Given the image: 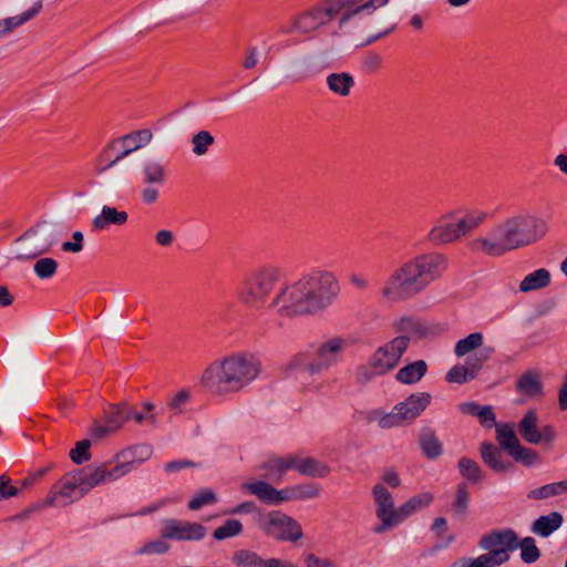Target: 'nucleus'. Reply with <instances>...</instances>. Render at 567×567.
<instances>
[{"mask_svg": "<svg viewBox=\"0 0 567 567\" xmlns=\"http://www.w3.org/2000/svg\"><path fill=\"white\" fill-rule=\"evenodd\" d=\"M482 426L489 429L496 426V415L491 405H483L477 415Z\"/></svg>", "mask_w": 567, "mask_h": 567, "instance_id": "obj_61", "label": "nucleus"}, {"mask_svg": "<svg viewBox=\"0 0 567 567\" xmlns=\"http://www.w3.org/2000/svg\"><path fill=\"white\" fill-rule=\"evenodd\" d=\"M518 548H520V558L525 564H533L540 557V550L533 537L528 536L518 540Z\"/></svg>", "mask_w": 567, "mask_h": 567, "instance_id": "obj_46", "label": "nucleus"}, {"mask_svg": "<svg viewBox=\"0 0 567 567\" xmlns=\"http://www.w3.org/2000/svg\"><path fill=\"white\" fill-rule=\"evenodd\" d=\"M261 363L251 353L235 352L213 361L202 374V384L216 395L244 391L260 374Z\"/></svg>", "mask_w": 567, "mask_h": 567, "instance_id": "obj_4", "label": "nucleus"}, {"mask_svg": "<svg viewBox=\"0 0 567 567\" xmlns=\"http://www.w3.org/2000/svg\"><path fill=\"white\" fill-rule=\"evenodd\" d=\"M230 515H239V514H251L252 520L256 524V518L258 514H266L264 511L257 507V505L252 501L243 502L236 505L234 508L228 511Z\"/></svg>", "mask_w": 567, "mask_h": 567, "instance_id": "obj_56", "label": "nucleus"}, {"mask_svg": "<svg viewBox=\"0 0 567 567\" xmlns=\"http://www.w3.org/2000/svg\"><path fill=\"white\" fill-rule=\"evenodd\" d=\"M153 454V447L148 444H141L125 449L114 455L113 462L117 470L115 473L125 476L135 470Z\"/></svg>", "mask_w": 567, "mask_h": 567, "instance_id": "obj_18", "label": "nucleus"}, {"mask_svg": "<svg viewBox=\"0 0 567 567\" xmlns=\"http://www.w3.org/2000/svg\"><path fill=\"white\" fill-rule=\"evenodd\" d=\"M508 455L516 462L526 467H532L542 462L540 455L537 451L524 446L520 443L509 451Z\"/></svg>", "mask_w": 567, "mask_h": 567, "instance_id": "obj_40", "label": "nucleus"}, {"mask_svg": "<svg viewBox=\"0 0 567 567\" xmlns=\"http://www.w3.org/2000/svg\"><path fill=\"white\" fill-rule=\"evenodd\" d=\"M52 467L53 465L49 464L42 468L29 473L24 478L18 481L17 486L20 488V493L23 489H28L35 485Z\"/></svg>", "mask_w": 567, "mask_h": 567, "instance_id": "obj_52", "label": "nucleus"}, {"mask_svg": "<svg viewBox=\"0 0 567 567\" xmlns=\"http://www.w3.org/2000/svg\"><path fill=\"white\" fill-rule=\"evenodd\" d=\"M284 270L275 265H262L248 271L237 290L239 302L254 311L276 310L280 316V306L275 305L278 298L279 282Z\"/></svg>", "mask_w": 567, "mask_h": 567, "instance_id": "obj_5", "label": "nucleus"}, {"mask_svg": "<svg viewBox=\"0 0 567 567\" xmlns=\"http://www.w3.org/2000/svg\"><path fill=\"white\" fill-rule=\"evenodd\" d=\"M326 81L329 90L342 97L348 96L355 84L354 78L348 72L331 73Z\"/></svg>", "mask_w": 567, "mask_h": 567, "instance_id": "obj_35", "label": "nucleus"}, {"mask_svg": "<svg viewBox=\"0 0 567 567\" xmlns=\"http://www.w3.org/2000/svg\"><path fill=\"white\" fill-rule=\"evenodd\" d=\"M516 389L519 393L529 398L542 396L543 384L539 373L535 370L526 371L518 378Z\"/></svg>", "mask_w": 567, "mask_h": 567, "instance_id": "obj_31", "label": "nucleus"}, {"mask_svg": "<svg viewBox=\"0 0 567 567\" xmlns=\"http://www.w3.org/2000/svg\"><path fill=\"white\" fill-rule=\"evenodd\" d=\"M486 216L484 212L467 213L460 218L450 214L444 215L435 221L426 239L434 246L454 243L482 225Z\"/></svg>", "mask_w": 567, "mask_h": 567, "instance_id": "obj_7", "label": "nucleus"}, {"mask_svg": "<svg viewBox=\"0 0 567 567\" xmlns=\"http://www.w3.org/2000/svg\"><path fill=\"white\" fill-rule=\"evenodd\" d=\"M426 371V362L424 360H417L401 368L396 372L395 379L402 384H414L425 375Z\"/></svg>", "mask_w": 567, "mask_h": 567, "instance_id": "obj_36", "label": "nucleus"}, {"mask_svg": "<svg viewBox=\"0 0 567 567\" xmlns=\"http://www.w3.org/2000/svg\"><path fill=\"white\" fill-rule=\"evenodd\" d=\"M74 241H64L62 244V250L68 252H80L83 249L84 236L81 231H74L72 234Z\"/></svg>", "mask_w": 567, "mask_h": 567, "instance_id": "obj_62", "label": "nucleus"}, {"mask_svg": "<svg viewBox=\"0 0 567 567\" xmlns=\"http://www.w3.org/2000/svg\"><path fill=\"white\" fill-rule=\"evenodd\" d=\"M347 347V339L342 337L329 338L317 346L312 360H309L306 353H298L291 358L287 368L289 370H300L310 375L321 373L341 360Z\"/></svg>", "mask_w": 567, "mask_h": 567, "instance_id": "obj_6", "label": "nucleus"}, {"mask_svg": "<svg viewBox=\"0 0 567 567\" xmlns=\"http://www.w3.org/2000/svg\"><path fill=\"white\" fill-rule=\"evenodd\" d=\"M58 236L53 227L47 223H39L34 227L28 229L18 241L25 247H22L17 254L18 260H29L37 258L45 252L58 243Z\"/></svg>", "mask_w": 567, "mask_h": 567, "instance_id": "obj_11", "label": "nucleus"}, {"mask_svg": "<svg viewBox=\"0 0 567 567\" xmlns=\"http://www.w3.org/2000/svg\"><path fill=\"white\" fill-rule=\"evenodd\" d=\"M106 420H121V426L127 420H131V413L128 412V405L126 403L114 404L111 406V411Z\"/></svg>", "mask_w": 567, "mask_h": 567, "instance_id": "obj_59", "label": "nucleus"}, {"mask_svg": "<svg viewBox=\"0 0 567 567\" xmlns=\"http://www.w3.org/2000/svg\"><path fill=\"white\" fill-rule=\"evenodd\" d=\"M520 437L528 444L550 445L556 440L555 427L550 424L539 426V417L534 410H528L517 424Z\"/></svg>", "mask_w": 567, "mask_h": 567, "instance_id": "obj_14", "label": "nucleus"}, {"mask_svg": "<svg viewBox=\"0 0 567 567\" xmlns=\"http://www.w3.org/2000/svg\"><path fill=\"white\" fill-rule=\"evenodd\" d=\"M432 395L427 392L412 393L404 401L395 404L391 413L383 416L379 424L383 429H390L411 423L430 405Z\"/></svg>", "mask_w": 567, "mask_h": 567, "instance_id": "obj_12", "label": "nucleus"}, {"mask_svg": "<svg viewBox=\"0 0 567 567\" xmlns=\"http://www.w3.org/2000/svg\"><path fill=\"white\" fill-rule=\"evenodd\" d=\"M470 493L466 483H460L456 487L453 511L457 516H465L468 509Z\"/></svg>", "mask_w": 567, "mask_h": 567, "instance_id": "obj_47", "label": "nucleus"}, {"mask_svg": "<svg viewBox=\"0 0 567 567\" xmlns=\"http://www.w3.org/2000/svg\"><path fill=\"white\" fill-rule=\"evenodd\" d=\"M496 440L499 446L508 454L517 443L519 439L514 430L513 423H499L496 424Z\"/></svg>", "mask_w": 567, "mask_h": 567, "instance_id": "obj_39", "label": "nucleus"}, {"mask_svg": "<svg viewBox=\"0 0 567 567\" xmlns=\"http://www.w3.org/2000/svg\"><path fill=\"white\" fill-rule=\"evenodd\" d=\"M146 186L141 192L142 200L147 204H154L159 196V190L157 188L158 185L155 184H145Z\"/></svg>", "mask_w": 567, "mask_h": 567, "instance_id": "obj_63", "label": "nucleus"}, {"mask_svg": "<svg viewBox=\"0 0 567 567\" xmlns=\"http://www.w3.org/2000/svg\"><path fill=\"white\" fill-rule=\"evenodd\" d=\"M447 258L440 252L415 256L392 272L381 293L389 301L408 300L441 277L447 268Z\"/></svg>", "mask_w": 567, "mask_h": 567, "instance_id": "obj_3", "label": "nucleus"}, {"mask_svg": "<svg viewBox=\"0 0 567 567\" xmlns=\"http://www.w3.org/2000/svg\"><path fill=\"white\" fill-rule=\"evenodd\" d=\"M375 504V515L381 524L373 528L374 534H382L400 524L399 507H394L392 494L383 484H375L372 488Z\"/></svg>", "mask_w": 567, "mask_h": 567, "instance_id": "obj_13", "label": "nucleus"}, {"mask_svg": "<svg viewBox=\"0 0 567 567\" xmlns=\"http://www.w3.org/2000/svg\"><path fill=\"white\" fill-rule=\"evenodd\" d=\"M478 546L488 553L504 550L508 554L518 548V536L512 528L497 529L483 535Z\"/></svg>", "mask_w": 567, "mask_h": 567, "instance_id": "obj_19", "label": "nucleus"}, {"mask_svg": "<svg viewBox=\"0 0 567 567\" xmlns=\"http://www.w3.org/2000/svg\"><path fill=\"white\" fill-rule=\"evenodd\" d=\"M550 284V274L547 269L540 268L527 275L519 285L522 292H528L547 287Z\"/></svg>", "mask_w": 567, "mask_h": 567, "instance_id": "obj_38", "label": "nucleus"}, {"mask_svg": "<svg viewBox=\"0 0 567 567\" xmlns=\"http://www.w3.org/2000/svg\"><path fill=\"white\" fill-rule=\"evenodd\" d=\"M483 341L484 337L482 332H473L456 342L454 353L457 358L464 357L472 351L480 349Z\"/></svg>", "mask_w": 567, "mask_h": 567, "instance_id": "obj_42", "label": "nucleus"}, {"mask_svg": "<svg viewBox=\"0 0 567 567\" xmlns=\"http://www.w3.org/2000/svg\"><path fill=\"white\" fill-rule=\"evenodd\" d=\"M206 535V527L199 523L178 520L174 518L165 519L161 530L162 538L172 540L196 542Z\"/></svg>", "mask_w": 567, "mask_h": 567, "instance_id": "obj_17", "label": "nucleus"}, {"mask_svg": "<svg viewBox=\"0 0 567 567\" xmlns=\"http://www.w3.org/2000/svg\"><path fill=\"white\" fill-rule=\"evenodd\" d=\"M321 485L316 482L297 484L285 488V502L307 501L317 498L321 494Z\"/></svg>", "mask_w": 567, "mask_h": 567, "instance_id": "obj_30", "label": "nucleus"}, {"mask_svg": "<svg viewBox=\"0 0 567 567\" xmlns=\"http://www.w3.org/2000/svg\"><path fill=\"white\" fill-rule=\"evenodd\" d=\"M116 470L115 465L109 468L107 463H102L94 468L78 471L81 474L82 492L86 494L97 485L121 478V474L115 473Z\"/></svg>", "mask_w": 567, "mask_h": 567, "instance_id": "obj_21", "label": "nucleus"}, {"mask_svg": "<svg viewBox=\"0 0 567 567\" xmlns=\"http://www.w3.org/2000/svg\"><path fill=\"white\" fill-rule=\"evenodd\" d=\"M382 64H383V59L378 53L369 54L363 61L364 68L370 72H375V71L380 70L382 68Z\"/></svg>", "mask_w": 567, "mask_h": 567, "instance_id": "obj_64", "label": "nucleus"}, {"mask_svg": "<svg viewBox=\"0 0 567 567\" xmlns=\"http://www.w3.org/2000/svg\"><path fill=\"white\" fill-rule=\"evenodd\" d=\"M483 462L494 472L504 473L512 468V463L504 461L501 451L489 442H483L480 447Z\"/></svg>", "mask_w": 567, "mask_h": 567, "instance_id": "obj_27", "label": "nucleus"}, {"mask_svg": "<svg viewBox=\"0 0 567 567\" xmlns=\"http://www.w3.org/2000/svg\"><path fill=\"white\" fill-rule=\"evenodd\" d=\"M339 292V281L333 272L313 270L295 282L280 286L275 305L281 308L280 317L312 315L331 306Z\"/></svg>", "mask_w": 567, "mask_h": 567, "instance_id": "obj_1", "label": "nucleus"}, {"mask_svg": "<svg viewBox=\"0 0 567 567\" xmlns=\"http://www.w3.org/2000/svg\"><path fill=\"white\" fill-rule=\"evenodd\" d=\"M458 470L462 477L477 484L483 481L484 475L478 463L468 457H461L458 460Z\"/></svg>", "mask_w": 567, "mask_h": 567, "instance_id": "obj_43", "label": "nucleus"}, {"mask_svg": "<svg viewBox=\"0 0 567 567\" xmlns=\"http://www.w3.org/2000/svg\"><path fill=\"white\" fill-rule=\"evenodd\" d=\"M241 489L255 495L264 504L279 505L285 503V488L277 489L265 480L243 483Z\"/></svg>", "mask_w": 567, "mask_h": 567, "instance_id": "obj_22", "label": "nucleus"}, {"mask_svg": "<svg viewBox=\"0 0 567 567\" xmlns=\"http://www.w3.org/2000/svg\"><path fill=\"white\" fill-rule=\"evenodd\" d=\"M152 138V131L143 128L112 141L99 157L100 166L96 168L97 174L106 172L133 152L146 146L151 143Z\"/></svg>", "mask_w": 567, "mask_h": 567, "instance_id": "obj_9", "label": "nucleus"}, {"mask_svg": "<svg viewBox=\"0 0 567 567\" xmlns=\"http://www.w3.org/2000/svg\"><path fill=\"white\" fill-rule=\"evenodd\" d=\"M467 567H497L509 560V554L504 550L483 554L476 558L464 557Z\"/></svg>", "mask_w": 567, "mask_h": 567, "instance_id": "obj_37", "label": "nucleus"}, {"mask_svg": "<svg viewBox=\"0 0 567 567\" xmlns=\"http://www.w3.org/2000/svg\"><path fill=\"white\" fill-rule=\"evenodd\" d=\"M547 223L533 214L518 213L496 224L487 236L470 241L474 252L499 257L508 251L533 245L547 234Z\"/></svg>", "mask_w": 567, "mask_h": 567, "instance_id": "obj_2", "label": "nucleus"}, {"mask_svg": "<svg viewBox=\"0 0 567 567\" xmlns=\"http://www.w3.org/2000/svg\"><path fill=\"white\" fill-rule=\"evenodd\" d=\"M121 427V420H106V423L104 425L102 424H94L91 429V435L96 439H103L110 433L115 432Z\"/></svg>", "mask_w": 567, "mask_h": 567, "instance_id": "obj_54", "label": "nucleus"}, {"mask_svg": "<svg viewBox=\"0 0 567 567\" xmlns=\"http://www.w3.org/2000/svg\"><path fill=\"white\" fill-rule=\"evenodd\" d=\"M217 502L216 494L210 488H202L195 496L188 502V508L190 511H198L206 505H212Z\"/></svg>", "mask_w": 567, "mask_h": 567, "instance_id": "obj_49", "label": "nucleus"}, {"mask_svg": "<svg viewBox=\"0 0 567 567\" xmlns=\"http://www.w3.org/2000/svg\"><path fill=\"white\" fill-rule=\"evenodd\" d=\"M347 0H327L321 6L313 7L298 14L289 28L282 33L307 34L327 25L338 16L346 12Z\"/></svg>", "mask_w": 567, "mask_h": 567, "instance_id": "obj_8", "label": "nucleus"}, {"mask_svg": "<svg viewBox=\"0 0 567 567\" xmlns=\"http://www.w3.org/2000/svg\"><path fill=\"white\" fill-rule=\"evenodd\" d=\"M434 497L430 492H423L412 496L404 504L399 507V518L402 523L405 518L410 517L414 513L427 507Z\"/></svg>", "mask_w": 567, "mask_h": 567, "instance_id": "obj_34", "label": "nucleus"}, {"mask_svg": "<svg viewBox=\"0 0 567 567\" xmlns=\"http://www.w3.org/2000/svg\"><path fill=\"white\" fill-rule=\"evenodd\" d=\"M292 457V468L300 475L323 478L331 473L330 466L323 461L310 456L299 457L293 454Z\"/></svg>", "mask_w": 567, "mask_h": 567, "instance_id": "obj_23", "label": "nucleus"}, {"mask_svg": "<svg viewBox=\"0 0 567 567\" xmlns=\"http://www.w3.org/2000/svg\"><path fill=\"white\" fill-rule=\"evenodd\" d=\"M417 442L423 455L429 460H435L443 454V444L432 427H422Z\"/></svg>", "mask_w": 567, "mask_h": 567, "instance_id": "obj_25", "label": "nucleus"}, {"mask_svg": "<svg viewBox=\"0 0 567 567\" xmlns=\"http://www.w3.org/2000/svg\"><path fill=\"white\" fill-rule=\"evenodd\" d=\"M58 495L66 498H79L85 495V492H82L81 474H79L78 471L66 474L59 482L53 484L43 505H54Z\"/></svg>", "mask_w": 567, "mask_h": 567, "instance_id": "obj_20", "label": "nucleus"}, {"mask_svg": "<svg viewBox=\"0 0 567 567\" xmlns=\"http://www.w3.org/2000/svg\"><path fill=\"white\" fill-rule=\"evenodd\" d=\"M163 539H156L146 543L138 549V554H164L169 549V545Z\"/></svg>", "mask_w": 567, "mask_h": 567, "instance_id": "obj_58", "label": "nucleus"}, {"mask_svg": "<svg viewBox=\"0 0 567 567\" xmlns=\"http://www.w3.org/2000/svg\"><path fill=\"white\" fill-rule=\"evenodd\" d=\"M244 527L240 520L230 518L214 530L213 537L216 540H224L240 535Z\"/></svg>", "mask_w": 567, "mask_h": 567, "instance_id": "obj_44", "label": "nucleus"}, {"mask_svg": "<svg viewBox=\"0 0 567 567\" xmlns=\"http://www.w3.org/2000/svg\"><path fill=\"white\" fill-rule=\"evenodd\" d=\"M410 339L408 336H400L377 349L370 358L377 372L383 374L393 370L400 362L401 357L406 351Z\"/></svg>", "mask_w": 567, "mask_h": 567, "instance_id": "obj_16", "label": "nucleus"}, {"mask_svg": "<svg viewBox=\"0 0 567 567\" xmlns=\"http://www.w3.org/2000/svg\"><path fill=\"white\" fill-rule=\"evenodd\" d=\"M58 266L59 265L55 259L44 257L35 261L33 271L40 279H50L55 275Z\"/></svg>", "mask_w": 567, "mask_h": 567, "instance_id": "obj_48", "label": "nucleus"}, {"mask_svg": "<svg viewBox=\"0 0 567 567\" xmlns=\"http://www.w3.org/2000/svg\"><path fill=\"white\" fill-rule=\"evenodd\" d=\"M293 457L292 454L284 457H270L268 461L260 465V470L266 471L264 477L268 481L280 483L282 482L286 473L292 468Z\"/></svg>", "mask_w": 567, "mask_h": 567, "instance_id": "obj_24", "label": "nucleus"}, {"mask_svg": "<svg viewBox=\"0 0 567 567\" xmlns=\"http://www.w3.org/2000/svg\"><path fill=\"white\" fill-rule=\"evenodd\" d=\"M142 182L162 186L166 182V169L164 164L157 159H147L142 165Z\"/></svg>", "mask_w": 567, "mask_h": 567, "instance_id": "obj_33", "label": "nucleus"}, {"mask_svg": "<svg viewBox=\"0 0 567 567\" xmlns=\"http://www.w3.org/2000/svg\"><path fill=\"white\" fill-rule=\"evenodd\" d=\"M231 561L236 567H264L265 559L251 549H237L233 553Z\"/></svg>", "mask_w": 567, "mask_h": 567, "instance_id": "obj_41", "label": "nucleus"}, {"mask_svg": "<svg viewBox=\"0 0 567 567\" xmlns=\"http://www.w3.org/2000/svg\"><path fill=\"white\" fill-rule=\"evenodd\" d=\"M559 494H561L560 483L556 482L532 489L527 496L532 499H546Z\"/></svg>", "mask_w": 567, "mask_h": 567, "instance_id": "obj_50", "label": "nucleus"}, {"mask_svg": "<svg viewBox=\"0 0 567 567\" xmlns=\"http://www.w3.org/2000/svg\"><path fill=\"white\" fill-rule=\"evenodd\" d=\"M563 515L558 512H551L548 515L539 516L532 524L530 530L533 534L540 537H549L563 525Z\"/></svg>", "mask_w": 567, "mask_h": 567, "instance_id": "obj_29", "label": "nucleus"}, {"mask_svg": "<svg viewBox=\"0 0 567 567\" xmlns=\"http://www.w3.org/2000/svg\"><path fill=\"white\" fill-rule=\"evenodd\" d=\"M394 327L399 332L406 334L421 333L423 331L422 323L412 317H403L395 321Z\"/></svg>", "mask_w": 567, "mask_h": 567, "instance_id": "obj_53", "label": "nucleus"}, {"mask_svg": "<svg viewBox=\"0 0 567 567\" xmlns=\"http://www.w3.org/2000/svg\"><path fill=\"white\" fill-rule=\"evenodd\" d=\"M346 12L339 20V29L344 31L348 22L359 13L367 11L371 13L377 8L385 6L389 0H369L365 3H360V0H347Z\"/></svg>", "mask_w": 567, "mask_h": 567, "instance_id": "obj_26", "label": "nucleus"}, {"mask_svg": "<svg viewBox=\"0 0 567 567\" xmlns=\"http://www.w3.org/2000/svg\"><path fill=\"white\" fill-rule=\"evenodd\" d=\"M189 392L187 390H179L167 402V406L175 413L182 412V408L188 402Z\"/></svg>", "mask_w": 567, "mask_h": 567, "instance_id": "obj_60", "label": "nucleus"}, {"mask_svg": "<svg viewBox=\"0 0 567 567\" xmlns=\"http://www.w3.org/2000/svg\"><path fill=\"white\" fill-rule=\"evenodd\" d=\"M90 440H82L76 443L75 447L70 451V457L73 463L80 465L91 458Z\"/></svg>", "mask_w": 567, "mask_h": 567, "instance_id": "obj_51", "label": "nucleus"}, {"mask_svg": "<svg viewBox=\"0 0 567 567\" xmlns=\"http://www.w3.org/2000/svg\"><path fill=\"white\" fill-rule=\"evenodd\" d=\"M42 2H35L30 9L21 14L0 20V39L12 32L16 28L33 19L41 10Z\"/></svg>", "mask_w": 567, "mask_h": 567, "instance_id": "obj_32", "label": "nucleus"}, {"mask_svg": "<svg viewBox=\"0 0 567 567\" xmlns=\"http://www.w3.org/2000/svg\"><path fill=\"white\" fill-rule=\"evenodd\" d=\"M214 143L215 138L210 132L202 130L192 137V151L196 156H203Z\"/></svg>", "mask_w": 567, "mask_h": 567, "instance_id": "obj_45", "label": "nucleus"}, {"mask_svg": "<svg viewBox=\"0 0 567 567\" xmlns=\"http://www.w3.org/2000/svg\"><path fill=\"white\" fill-rule=\"evenodd\" d=\"M128 214L126 212L104 205L101 214L93 218L92 226L94 229L102 230L107 228L110 225L122 226L126 224Z\"/></svg>", "mask_w": 567, "mask_h": 567, "instance_id": "obj_28", "label": "nucleus"}, {"mask_svg": "<svg viewBox=\"0 0 567 567\" xmlns=\"http://www.w3.org/2000/svg\"><path fill=\"white\" fill-rule=\"evenodd\" d=\"M20 494V488L11 484V480L6 475H0V502L9 499Z\"/></svg>", "mask_w": 567, "mask_h": 567, "instance_id": "obj_57", "label": "nucleus"}, {"mask_svg": "<svg viewBox=\"0 0 567 567\" xmlns=\"http://www.w3.org/2000/svg\"><path fill=\"white\" fill-rule=\"evenodd\" d=\"M378 375H383V373L377 372V369L372 365L370 359L368 364L358 367L355 371V381L360 384H367Z\"/></svg>", "mask_w": 567, "mask_h": 567, "instance_id": "obj_55", "label": "nucleus"}, {"mask_svg": "<svg viewBox=\"0 0 567 567\" xmlns=\"http://www.w3.org/2000/svg\"><path fill=\"white\" fill-rule=\"evenodd\" d=\"M256 526L267 536L280 542H296L303 536L301 525L279 511L258 514Z\"/></svg>", "mask_w": 567, "mask_h": 567, "instance_id": "obj_10", "label": "nucleus"}, {"mask_svg": "<svg viewBox=\"0 0 567 567\" xmlns=\"http://www.w3.org/2000/svg\"><path fill=\"white\" fill-rule=\"evenodd\" d=\"M493 347H484L473 354L468 355L464 364L452 367L445 375L450 383L464 384L474 380L482 370L484 363L494 354Z\"/></svg>", "mask_w": 567, "mask_h": 567, "instance_id": "obj_15", "label": "nucleus"}]
</instances>
